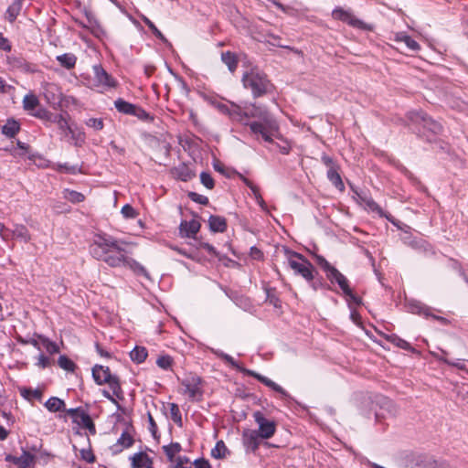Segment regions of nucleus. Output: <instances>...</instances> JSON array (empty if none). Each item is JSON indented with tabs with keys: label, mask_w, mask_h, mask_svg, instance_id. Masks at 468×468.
<instances>
[{
	"label": "nucleus",
	"mask_w": 468,
	"mask_h": 468,
	"mask_svg": "<svg viewBox=\"0 0 468 468\" xmlns=\"http://www.w3.org/2000/svg\"><path fill=\"white\" fill-rule=\"evenodd\" d=\"M289 266L298 275H301L307 282H312L314 279L313 271L314 266L301 254L293 252L288 261Z\"/></svg>",
	"instance_id": "0eeeda50"
},
{
	"label": "nucleus",
	"mask_w": 468,
	"mask_h": 468,
	"mask_svg": "<svg viewBox=\"0 0 468 468\" xmlns=\"http://www.w3.org/2000/svg\"><path fill=\"white\" fill-rule=\"evenodd\" d=\"M327 177L337 188H343L344 184L335 166H331L327 171Z\"/></svg>",
	"instance_id": "f704fd0d"
},
{
	"label": "nucleus",
	"mask_w": 468,
	"mask_h": 468,
	"mask_svg": "<svg viewBox=\"0 0 468 468\" xmlns=\"http://www.w3.org/2000/svg\"><path fill=\"white\" fill-rule=\"evenodd\" d=\"M208 225L212 232H224L227 229L226 219L221 216H210Z\"/></svg>",
	"instance_id": "5701e85b"
},
{
	"label": "nucleus",
	"mask_w": 468,
	"mask_h": 468,
	"mask_svg": "<svg viewBox=\"0 0 468 468\" xmlns=\"http://www.w3.org/2000/svg\"><path fill=\"white\" fill-rule=\"evenodd\" d=\"M171 173L174 177L180 179L182 181H187L192 177V173L190 169L183 164L174 167L171 170Z\"/></svg>",
	"instance_id": "a878e982"
},
{
	"label": "nucleus",
	"mask_w": 468,
	"mask_h": 468,
	"mask_svg": "<svg viewBox=\"0 0 468 468\" xmlns=\"http://www.w3.org/2000/svg\"><path fill=\"white\" fill-rule=\"evenodd\" d=\"M52 123H56L58 125V129L64 136L72 135L74 137V132L70 127L67 118L63 114H56Z\"/></svg>",
	"instance_id": "4be33fe9"
},
{
	"label": "nucleus",
	"mask_w": 468,
	"mask_h": 468,
	"mask_svg": "<svg viewBox=\"0 0 468 468\" xmlns=\"http://www.w3.org/2000/svg\"><path fill=\"white\" fill-rule=\"evenodd\" d=\"M213 353L219 358L223 359L226 363H228L233 368L242 372L245 375L250 376L258 379L260 382L271 388L273 391L279 393L282 399H288L290 395L288 392L280 385L272 381L271 379L264 377L253 370L247 369L240 366L231 356L224 353L221 350H214Z\"/></svg>",
	"instance_id": "7ed1b4c3"
},
{
	"label": "nucleus",
	"mask_w": 468,
	"mask_h": 468,
	"mask_svg": "<svg viewBox=\"0 0 468 468\" xmlns=\"http://www.w3.org/2000/svg\"><path fill=\"white\" fill-rule=\"evenodd\" d=\"M172 364H173V359L170 356L168 355H165V356H160L157 360H156V365L164 369V370H168L171 368L172 367Z\"/></svg>",
	"instance_id": "a18cd8bd"
},
{
	"label": "nucleus",
	"mask_w": 468,
	"mask_h": 468,
	"mask_svg": "<svg viewBox=\"0 0 468 468\" xmlns=\"http://www.w3.org/2000/svg\"><path fill=\"white\" fill-rule=\"evenodd\" d=\"M93 80L92 87L100 91H105L117 86L116 80L110 75L101 65L92 67Z\"/></svg>",
	"instance_id": "6e6552de"
},
{
	"label": "nucleus",
	"mask_w": 468,
	"mask_h": 468,
	"mask_svg": "<svg viewBox=\"0 0 468 468\" xmlns=\"http://www.w3.org/2000/svg\"><path fill=\"white\" fill-rule=\"evenodd\" d=\"M188 196L193 202L198 203L200 205H207L208 202V198L207 197L195 192H189Z\"/></svg>",
	"instance_id": "6e6d98bb"
},
{
	"label": "nucleus",
	"mask_w": 468,
	"mask_h": 468,
	"mask_svg": "<svg viewBox=\"0 0 468 468\" xmlns=\"http://www.w3.org/2000/svg\"><path fill=\"white\" fill-rule=\"evenodd\" d=\"M389 340H390V342L392 344H394L396 346H398V347H399L401 349H404V350H407V351H410V352H414L415 351V349L410 346V344L409 342H407L406 340L400 338L398 335H391Z\"/></svg>",
	"instance_id": "a19ab883"
},
{
	"label": "nucleus",
	"mask_w": 468,
	"mask_h": 468,
	"mask_svg": "<svg viewBox=\"0 0 468 468\" xmlns=\"http://www.w3.org/2000/svg\"><path fill=\"white\" fill-rule=\"evenodd\" d=\"M170 413H171L172 420L176 423H180L181 424L182 417H181V413H180L179 408H178V406L176 404H175V403L171 404Z\"/></svg>",
	"instance_id": "864d4df0"
},
{
	"label": "nucleus",
	"mask_w": 468,
	"mask_h": 468,
	"mask_svg": "<svg viewBox=\"0 0 468 468\" xmlns=\"http://www.w3.org/2000/svg\"><path fill=\"white\" fill-rule=\"evenodd\" d=\"M244 112L245 110L243 111L240 106L235 103H230L229 116L234 121L242 122L243 119L246 118L244 115Z\"/></svg>",
	"instance_id": "e433bc0d"
},
{
	"label": "nucleus",
	"mask_w": 468,
	"mask_h": 468,
	"mask_svg": "<svg viewBox=\"0 0 468 468\" xmlns=\"http://www.w3.org/2000/svg\"><path fill=\"white\" fill-rule=\"evenodd\" d=\"M434 356L439 361H441L449 366L454 367L468 374V360H466V359L450 360L443 356H438V355H434Z\"/></svg>",
	"instance_id": "393cba45"
},
{
	"label": "nucleus",
	"mask_w": 468,
	"mask_h": 468,
	"mask_svg": "<svg viewBox=\"0 0 468 468\" xmlns=\"http://www.w3.org/2000/svg\"><path fill=\"white\" fill-rule=\"evenodd\" d=\"M39 104L37 97L32 93L27 94L23 99V107L26 111H32Z\"/></svg>",
	"instance_id": "4c0bfd02"
},
{
	"label": "nucleus",
	"mask_w": 468,
	"mask_h": 468,
	"mask_svg": "<svg viewBox=\"0 0 468 468\" xmlns=\"http://www.w3.org/2000/svg\"><path fill=\"white\" fill-rule=\"evenodd\" d=\"M49 358L41 353L37 356L36 366L38 367L39 368H46L47 367L49 366Z\"/></svg>",
	"instance_id": "13d9d810"
},
{
	"label": "nucleus",
	"mask_w": 468,
	"mask_h": 468,
	"mask_svg": "<svg viewBox=\"0 0 468 468\" xmlns=\"http://www.w3.org/2000/svg\"><path fill=\"white\" fill-rule=\"evenodd\" d=\"M261 439L256 430H246L242 433L243 445L248 452H255L260 447Z\"/></svg>",
	"instance_id": "a211bd4d"
},
{
	"label": "nucleus",
	"mask_w": 468,
	"mask_h": 468,
	"mask_svg": "<svg viewBox=\"0 0 468 468\" xmlns=\"http://www.w3.org/2000/svg\"><path fill=\"white\" fill-rule=\"evenodd\" d=\"M242 83L244 88L251 90L254 97L263 95L270 87L266 75L257 68H252L243 74Z\"/></svg>",
	"instance_id": "20e7f679"
},
{
	"label": "nucleus",
	"mask_w": 468,
	"mask_h": 468,
	"mask_svg": "<svg viewBox=\"0 0 468 468\" xmlns=\"http://www.w3.org/2000/svg\"><path fill=\"white\" fill-rule=\"evenodd\" d=\"M14 233L16 237L21 239V240L25 242H27L30 239L27 229L23 226L17 227Z\"/></svg>",
	"instance_id": "5fc2aeb1"
},
{
	"label": "nucleus",
	"mask_w": 468,
	"mask_h": 468,
	"mask_svg": "<svg viewBox=\"0 0 468 468\" xmlns=\"http://www.w3.org/2000/svg\"><path fill=\"white\" fill-rule=\"evenodd\" d=\"M164 452L165 453L169 462H174L176 455L181 452L182 447L178 442H172L168 445L163 446Z\"/></svg>",
	"instance_id": "7c9ffc66"
},
{
	"label": "nucleus",
	"mask_w": 468,
	"mask_h": 468,
	"mask_svg": "<svg viewBox=\"0 0 468 468\" xmlns=\"http://www.w3.org/2000/svg\"><path fill=\"white\" fill-rule=\"evenodd\" d=\"M383 406L385 407V409L387 410V411L389 415L396 414V412H397L396 407L390 399H383Z\"/></svg>",
	"instance_id": "bf43d9fd"
},
{
	"label": "nucleus",
	"mask_w": 468,
	"mask_h": 468,
	"mask_svg": "<svg viewBox=\"0 0 468 468\" xmlns=\"http://www.w3.org/2000/svg\"><path fill=\"white\" fill-rule=\"evenodd\" d=\"M58 169L69 174H76L79 171V168L76 165L69 166L68 165H58Z\"/></svg>",
	"instance_id": "e2e57ef3"
},
{
	"label": "nucleus",
	"mask_w": 468,
	"mask_h": 468,
	"mask_svg": "<svg viewBox=\"0 0 468 468\" xmlns=\"http://www.w3.org/2000/svg\"><path fill=\"white\" fill-rule=\"evenodd\" d=\"M315 261L323 269L327 279L332 283H337L343 292H347L349 282L343 273L332 266L323 256L315 255Z\"/></svg>",
	"instance_id": "423d86ee"
},
{
	"label": "nucleus",
	"mask_w": 468,
	"mask_h": 468,
	"mask_svg": "<svg viewBox=\"0 0 468 468\" xmlns=\"http://www.w3.org/2000/svg\"><path fill=\"white\" fill-rule=\"evenodd\" d=\"M92 377L95 382L99 385L108 384L113 395L120 397L122 388L120 386L119 378L112 375L108 367L96 365L92 368Z\"/></svg>",
	"instance_id": "39448f33"
},
{
	"label": "nucleus",
	"mask_w": 468,
	"mask_h": 468,
	"mask_svg": "<svg viewBox=\"0 0 468 468\" xmlns=\"http://www.w3.org/2000/svg\"><path fill=\"white\" fill-rule=\"evenodd\" d=\"M409 119L415 123L422 124L425 128L431 130L434 133H440L441 130V125L431 120L422 111H414L409 112Z\"/></svg>",
	"instance_id": "f8f14e48"
},
{
	"label": "nucleus",
	"mask_w": 468,
	"mask_h": 468,
	"mask_svg": "<svg viewBox=\"0 0 468 468\" xmlns=\"http://www.w3.org/2000/svg\"><path fill=\"white\" fill-rule=\"evenodd\" d=\"M57 60L59 62V64L62 67H64L68 69H70L75 67L77 58L72 53H65V54L58 56Z\"/></svg>",
	"instance_id": "c85d7f7f"
},
{
	"label": "nucleus",
	"mask_w": 468,
	"mask_h": 468,
	"mask_svg": "<svg viewBox=\"0 0 468 468\" xmlns=\"http://www.w3.org/2000/svg\"><path fill=\"white\" fill-rule=\"evenodd\" d=\"M114 105L119 112L136 116L140 120H147L149 118V114L143 108L122 99L116 100Z\"/></svg>",
	"instance_id": "9b49d317"
},
{
	"label": "nucleus",
	"mask_w": 468,
	"mask_h": 468,
	"mask_svg": "<svg viewBox=\"0 0 468 468\" xmlns=\"http://www.w3.org/2000/svg\"><path fill=\"white\" fill-rule=\"evenodd\" d=\"M200 181L208 189H211L214 186V180L211 175L207 172H202L200 174Z\"/></svg>",
	"instance_id": "603ef678"
},
{
	"label": "nucleus",
	"mask_w": 468,
	"mask_h": 468,
	"mask_svg": "<svg viewBox=\"0 0 468 468\" xmlns=\"http://www.w3.org/2000/svg\"><path fill=\"white\" fill-rule=\"evenodd\" d=\"M44 405L48 411L58 412L64 409L65 402H64V400H62L57 397H51L45 402Z\"/></svg>",
	"instance_id": "cd10ccee"
},
{
	"label": "nucleus",
	"mask_w": 468,
	"mask_h": 468,
	"mask_svg": "<svg viewBox=\"0 0 468 468\" xmlns=\"http://www.w3.org/2000/svg\"><path fill=\"white\" fill-rule=\"evenodd\" d=\"M201 227L197 216H193L191 219H183L179 225V234L182 238L194 239Z\"/></svg>",
	"instance_id": "ddd939ff"
},
{
	"label": "nucleus",
	"mask_w": 468,
	"mask_h": 468,
	"mask_svg": "<svg viewBox=\"0 0 468 468\" xmlns=\"http://www.w3.org/2000/svg\"><path fill=\"white\" fill-rule=\"evenodd\" d=\"M80 420H81V425L85 428H87L91 433H95V426L90 419V417L85 413V412H81L80 414Z\"/></svg>",
	"instance_id": "09e8293b"
},
{
	"label": "nucleus",
	"mask_w": 468,
	"mask_h": 468,
	"mask_svg": "<svg viewBox=\"0 0 468 468\" xmlns=\"http://www.w3.org/2000/svg\"><path fill=\"white\" fill-rule=\"evenodd\" d=\"M133 443V437L128 432L124 431L121 434L120 438L117 441V443L115 444V447L119 448L116 451L121 452L122 451V449L131 447Z\"/></svg>",
	"instance_id": "473e14b6"
},
{
	"label": "nucleus",
	"mask_w": 468,
	"mask_h": 468,
	"mask_svg": "<svg viewBox=\"0 0 468 468\" xmlns=\"http://www.w3.org/2000/svg\"><path fill=\"white\" fill-rule=\"evenodd\" d=\"M42 87L44 98L48 104L55 106L60 103L62 91L57 84L47 82Z\"/></svg>",
	"instance_id": "4468645a"
},
{
	"label": "nucleus",
	"mask_w": 468,
	"mask_h": 468,
	"mask_svg": "<svg viewBox=\"0 0 468 468\" xmlns=\"http://www.w3.org/2000/svg\"><path fill=\"white\" fill-rule=\"evenodd\" d=\"M253 419L255 422L258 424V430H256V433L261 439L268 440L271 439L275 434V421L266 419L261 411H255L253 413Z\"/></svg>",
	"instance_id": "9d476101"
},
{
	"label": "nucleus",
	"mask_w": 468,
	"mask_h": 468,
	"mask_svg": "<svg viewBox=\"0 0 468 468\" xmlns=\"http://www.w3.org/2000/svg\"><path fill=\"white\" fill-rule=\"evenodd\" d=\"M350 319L356 324L360 323V314L355 310V308L350 309Z\"/></svg>",
	"instance_id": "338daca9"
},
{
	"label": "nucleus",
	"mask_w": 468,
	"mask_h": 468,
	"mask_svg": "<svg viewBox=\"0 0 468 468\" xmlns=\"http://www.w3.org/2000/svg\"><path fill=\"white\" fill-rule=\"evenodd\" d=\"M193 465L195 468H211L209 462L204 458L195 460Z\"/></svg>",
	"instance_id": "680f3d73"
},
{
	"label": "nucleus",
	"mask_w": 468,
	"mask_h": 468,
	"mask_svg": "<svg viewBox=\"0 0 468 468\" xmlns=\"http://www.w3.org/2000/svg\"><path fill=\"white\" fill-rule=\"evenodd\" d=\"M244 115L246 118L259 119V122H252L249 124L250 131L254 134L261 135L265 142H272L271 137L278 132L279 125L266 107L251 104L245 108Z\"/></svg>",
	"instance_id": "f03ea898"
},
{
	"label": "nucleus",
	"mask_w": 468,
	"mask_h": 468,
	"mask_svg": "<svg viewBox=\"0 0 468 468\" xmlns=\"http://www.w3.org/2000/svg\"><path fill=\"white\" fill-rule=\"evenodd\" d=\"M81 457L88 463H92L94 461V455L90 451L82 450Z\"/></svg>",
	"instance_id": "69168bd1"
},
{
	"label": "nucleus",
	"mask_w": 468,
	"mask_h": 468,
	"mask_svg": "<svg viewBox=\"0 0 468 468\" xmlns=\"http://www.w3.org/2000/svg\"><path fill=\"white\" fill-rule=\"evenodd\" d=\"M22 8V1L21 0H14L12 4L8 6L6 10V19L9 22H14L17 16L19 15Z\"/></svg>",
	"instance_id": "bb28decb"
},
{
	"label": "nucleus",
	"mask_w": 468,
	"mask_h": 468,
	"mask_svg": "<svg viewBox=\"0 0 468 468\" xmlns=\"http://www.w3.org/2000/svg\"><path fill=\"white\" fill-rule=\"evenodd\" d=\"M7 63L13 69H17L26 73H34L37 71V68L35 64L27 62L21 57L8 56Z\"/></svg>",
	"instance_id": "dca6fc26"
},
{
	"label": "nucleus",
	"mask_w": 468,
	"mask_h": 468,
	"mask_svg": "<svg viewBox=\"0 0 468 468\" xmlns=\"http://www.w3.org/2000/svg\"><path fill=\"white\" fill-rule=\"evenodd\" d=\"M71 138L75 141V144H81L84 142V134L82 133H74V137L71 135Z\"/></svg>",
	"instance_id": "774afa93"
},
{
	"label": "nucleus",
	"mask_w": 468,
	"mask_h": 468,
	"mask_svg": "<svg viewBox=\"0 0 468 468\" xmlns=\"http://www.w3.org/2000/svg\"><path fill=\"white\" fill-rule=\"evenodd\" d=\"M346 297V302H347V305H348V308L349 309H352L354 308V306H358L362 303V300L361 298H359L358 296H356L353 292L352 290L350 289V287L348 288L347 290V292H343Z\"/></svg>",
	"instance_id": "79ce46f5"
},
{
	"label": "nucleus",
	"mask_w": 468,
	"mask_h": 468,
	"mask_svg": "<svg viewBox=\"0 0 468 468\" xmlns=\"http://www.w3.org/2000/svg\"><path fill=\"white\" fill-rule=\"evenodd\" d=\"M172 463V468H191L190 460L186 456L176 457Z\"/></svg>",
	"instance_id": "de8ad7c7"
},
{
	"label": "nucleus",
	"mask_w": 468,
	"mask_h": 468,
	"mask_svg": "<svg viewBox=\"0 0 468 468\" xmlns=\"http://www.w3.org/2000/svg\"><path fill=\"white\" fill-rule=\"evenodd\" d=\"M63 196L66 201L70 203H82L85 200V197L81 193L73 190L65 189Z\"/></svg>",
	"instance_id": "c9c22d12"
},
{
	"label": "nucleus",
	"mask_w": 468,
	"mask_h": 468,
	"mask_svg": "<svg viewBox=\"0 0 468 468\" xmlns=\"http://www.w3.org/2000/svg\"><path fill=\"white\" fill-rule=\"evenodd\" d=\"M86 125L95 131H101L103 129V121L101 118H90L86 121Z\"/></svg>",
	"instance_id": "8fccbe9b"
},
{
	"label": "nucleus",
	"mask_w": 468,
	"mask_h": 468,
	"mask_svg": "<svg viewBox=\"0 0 468 468\" xmlns=\"http://www.w3.org/2000/svg\"><path fill=\"white\" fill-rule=\"evenodd\" d=\"M250 189L258 205H264V200L260 195L259 189L256 186H250Z\"/></svg>",
	"instance_id": "0e129e2a"
},
{
	"label": "nucleus",
	"mask_w": 468,
	"mask_h": 468,
	"mask_svg": "<svg viewBox=\"0 0 468 468\" xmlns=\"http://www.w3.org/2000/svg\"><path fill=\"white\" fill-rule=\"evenodd\" d=\"M20 395L29 402L34 400L41 401L43 392L39 388H19Z\"/></svg>",
	"instance_id": "b1692460"
},
{
	"label": "nucleus",
	"mask_w": 468,
	"mask_h": 468,
	"mask_svg": "<svg viewBox=\"0 0 468 468\" xmlns=\"http://www.w3.org/2000/svg\"><path fill=\"white\" fill-rule=\"evenodd\" d=\"M126 244L105 233H96L90 245V252L93 258L106 262L111 267H123L132 270L134 273L144 275L149 279L145 268L130 258L122 247Z\"/></svg>",
	"instance_id": "f257e3e1"
},
{
	"label": "nucleus",
	"mask_w": 468,
	"mask_h": 468,
	"mask_svg": "<svg viewBox=\"0 0 468 468\" xmlns=\"http://www.w3.org/2000/svg\"><path fill=\"white\" fill-rule=\"evenodd\" d=\"M267 301L274 307L278 308L281 306L280 299L275 295V292L271 289H266Z\"/></svg>",
	"instance_id": "3c124183"
},
{
	"label": "nucleus",
	"mask_w": 468,
	"mask_h": 468,
	"mask_svg": "<svg viewBox=\"0 0 468 468\" xmlns=\"http://www.w3.org/2000/svg\"><path fill=\"white\" fill-rule=\"evenodd\" d=\"M121 212L125 218H133L138 215L133 207H122Z\"/></svg>",
	"instance_id": "4d7b16f0"
},
{
	"label": "nucleus",
	"mask_w": 468,
	"mask_h": 468,
	"mask_svg": "<svg viewBox=\"0 0 468 468\" xmlns=\"http://www.w3.org/2000/svg\"><path fill=\"white\" fill-rule=\"evenodd\" d=\"M393 39L396 42L404 43L406 47L411 51H419L420 49V46L418 44V42L405 32L395 33Z\"/></svg>",
	"instance_id": "412c9836"
},
{
	"label": "nucleus",
	"mask_w": 468,
	"mask_h": 468,
	"mask_svg": "<svg viewBox=\"0 0 468 468\" xmlns=\"http://www.w3.org/2000/svg\"><path fill=\"white\" fill-rule=\"evenodd\" d=\"M19 131V124L16 121H8L2 128V132L8 137H14Z\"/></svg>",
	"instance_id": "58836bf2"
},
{
	"label": "nucleus",
	"mask_w": 468,
	"mask_h": 468,
	"mask_svg": "<svg viewBox=\"0 0 468 468\" xmlns=\"http://www.w3.org/2000/svg\"><path fill=\"white\" fill-rule=\"evenodd\" d=\"M140 17L157 38L164 42H166V38L165 37V36L147 16H145L144 15H141Z\"/></svg>",
	"instance_id": "ea45409f"
},
{
	"label": "nucleus",
	"mask_w": 468,
	"mask_h": 468,
	"mask_svg": "<svg viewBox=\"0 0 468 468\" xmlns=\"http://www.w3.org/2000/svg\"><path fill=\"white\" fill-rule=\"evenodd\" d=\"M39 339L41 340L42 346L49 354H56L59 351V348L55 342H52L48 338L43 336H39Z\"/></svg>",
	"instance_id": "c03bdc74"
},
{
	"label": "nucleus",
	"mask_w": 468,
	"mask_h": 468,
	"mask_svg": "<svg viewBox=\"0 0 468 468\" xmlns=\"http://www.w3.org/2000/svg\"><path fill=\"white\" fill-rule=\"evenodd\" d=\"M131 468H151L152 460L146 452H136L129 458Z\"/></svg>",
	"instance_id": "6ab92c4d"
},
{
	"label": "nucleus",
	"mask_w": 468,
	"mask_h": 468,
	"mask_svg": "<svg viewBox=\"0 0 468 468\" xmlns=\"http://www.w3.org/2000/svg\"><path fill=\"white\" fill-rule=\"evenodd\" d=\"M332 16L335 19L344 21L354 27H357V28L365 27V24L363 21L355 17L351 13H349L348 11H346L342 8L335 9L332 13Z\"/></svg>",
	"instance_id": "f3484780"
},
{
	"label": "nucleus",
	"mask_w": 468,
	"mask_h": 468,
	"mask_svg": "<svg viewBox=\"0 0 468 468\" xmlns=\"http://www.w3.org/2000/svg\"><path fill=\"white\" fill-rule=\"evenodd\" d=\"M229 452L223 441H217L215 447L211 450V456L215 459H223Z\"/></svg>",
	"instance_id": "72a5a7b5"
},
{
	"label": "nucleus",
	"mask_w": 468,
	"mask_h": 468,
	"mask_svg": "<svg viewBox=\"0 0 468 468\" xmlns=\"http://www.w3.org/2000/svg\"><path fill=\"white\" fill-rule=\"evenodd\" d=\"M409 310L412 314L423 315L425 317H431L443 324L448 323V320L442 316H438L431 314V309L420 302H410L409 303Z\"/></svg>",
	"instance_id": "2eb2a0df"
},
{
	"label": "nucleus",
	"mask_w": 468,
	"mask_h": 468,
	"mask_svg": "<svg viewBox=\"0 0 468 468\" xmlns=\"http://www.w3.org/2000/svg\"><path fill=\"white\" fill-rule=\"evenodd\" d=\"M58 364L62 369L68 372H73L75 369L74 362L66 356H60L58 359Z\"/></svg>",
	"instance_id": "37998d69"
},
{
	"label": "nucleus",
	"mask_w": 468,
	"mask_h": 468,
	"mask_svg": "<svg viewBox=\"0 0 468 468\" xmlns=\"http://www.w3.org/2000/svg\"><path fill=\"white\" fill-rule=\"evenodd\" d=\"M34 457L31 453L24 452L19 457L6 455L5 461L13 463L17 468H29L33 463Z\"/></svg>",
	"instance_id": "aec40b11"
},
{
	"label": "nucleus",
	"mask_w": 468,
	"mask_h": 468,
	"mask_svg": "<svg viewBox=\"0 0 468 468\" xmlns=\"http://www.w3.org/2000/svg\"><path fill=\"white\" fill-rule=\"evenodd\" d=\"M32 115L51 123L54 122V118L56 117V114H52L45 109H39L35 113H32Z\"/></svg>",
	"instance_id": "49530a36"
},
{
	"label": "nucleus",
	"mask_w": 468,
	"mask_h": 468,
	"mask_svg": "<svg viewBox=\"0 0 468 468\" xmlns=\"http://www.w3.org/2000/svg\"><path fill=\"white\" fill-rule=\"evenodd\" d=\"M182 392L190 400H199L202 398L201 379L196 375H189L181 380Z\"/></svg>",
	"instance_id": "1a4fd4ad"
},
{
	"label": "nucleus",
	"mask_w": 468,
	"mask_h": 468,
	"mask_svg": "<svg viewBox=\"0 0 468 468\" xmlns=\"http://www.w3.org/2000/svg\"><path fill=\"white\" fill-rule=\"evenodd\" d=\"M12 48V46L9 42V40L3 36L2 33H0V49L5 51H10Z\"/></svg>",
	"instance_id": "052dcab7"
},
{
	"label": "nucleus",
	"mask_w": 468,
	"mask_h": 468,
	"mask_svg": "<svg viewBox=\"0 0 468 468\" xmlns=\"http://www.w3.org/2000/svg\"><path fill=\"white\" fill-rule=\"evenodd\" d=\"M148 356V352L145 347L143 346H135L131 352H130V357L131 359L135 363H143Z\"/></svg>",
	"instance_id": "c756f323"
},
{
	"label": "nucleus",
	"mask_w": 468,
	"mask_h": 468,
	"mask_svg": "<svg viewBox=\"0 0 468 468\" xmlns=\"http://www.w3.org/2000/svg\"><path fill=\"white\" fill-rule=\"evenodd\" d=\"M222 61L228 66L231 72H234L238 66V60L234 53L230 51L223 52L221 54Z\"/></svg>",
	"instance_id": "2f4dec72"
}]
</instances>
